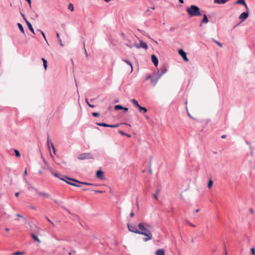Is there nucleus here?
I'll use <instances>...</instances> for the list:
<instances>
[{
	"mask_svg": "<svg viewBox=\"0 0 255 255\" xmlns=\"http://www.w3.org/2000/svg\"><path fill=\"white\" fill-rule=\"evenodd\" d=\"M186 11L190 17L201 15L200 8L195 5H191L190 7H187Z\"/></svg>",
	"mask_w": 255,
	"mask_h": 255,
	"instance_id": "obj_1",
	"label": "nucleus"
},
{
	"mask_svg": "<svg viewBox=\"0 0 255 255\" xmlns=\"http://www.w3.org/2000/svg\"><path fill=\"white\" fill-rule=\"evenodd\" d=\"M94 157L92 154L89 152L83 153L80 154L78 156V159L79 160H85L93 159Z\"/></svg>",
	"mask_w": 255,
	"mask_h": 255,
	"instance_id": "obj_2",
	"label": "nucleus"
},
{
	"mask_svg": "<svg viewBox=\"0 0 255 255\" xmlns=\"http://www.w3.org/2000/svg\"><path fill=\"white\" fill-rule=\"evenodd\" d=\"M148 226L147 224L145 223H140L138 224V228L139 229V231H142L143 233H148L150 231L146 227Z\"/></svg>",
	"mask_w": 255,
	"mask_h": 255,
	"instance_id": "obj_3",
	"label": "nucleus"
},
{
	"mask_svg": "<svg viewBox=\"0 0 255 255\" xmlns=\"http://www.w3.org/2000/svg\"><path fill=\"white\" fill-rule=\"evenodd\" d=\"M139 235H144L146 237L145 238H144L143 239V241L145 242L151 240L152 238V234L151 231L149 232H148V233H143V232H142V231H140Z\"/></svg>",
	"mask_w": 255,
	"mask_h": 255,
	"instance_id": "obj_4",
	"label": "nucleus"
},
{
	"mask_svg": "<svg viewBox=\"0 0 255 255\" xmlns=\"http://www.w3.org/2000/svg\"><path fill=\"white\" fill-rule=\"evenodd\" d=\"M139 44H136V43H134V46L136 48L139 49L140 48H142L145 50L147 49L148 46L147 44L141 40H139Z\"/></svg>",
	"mask_w": 255,
	"mask_h": 255,
	"instance_id": "obj_5",
	"label": "nucleus"
},
{
	"mask_svg": "<svg viewBox=\"0 0 255 255\" xmlns=\"http://www.w3.org/2000/svg\"><path fill=\"white\" fill-rule=\"evenodd\" d=\"M127 225H128V229L130 232L134 233H136L137 234H139L140 231L137 230L136 227L135 225H131L130 224H128Z\"/></svg>",
	"mask_w": 255,
	"mask_h": 255,
	"instance_id": "obj_6",
	"label": "nucleus"
},
{
	"mask_svg": "<svg viewBox=\"0 0 255 255\" xmlns=\"http://www.w3.org/2000/svg\"><path fill=\"white\" fill-rule=\"evenodd\" d=\"M96 125L99 126H102V127H109V128H118L119 127V124H117L115 125H109V124H107L106 123H97Z\"/></svg>",
	"mask_w": 255,
	"mask_h": 255,
	"instance_id": "obj_7",
	"label": "nucleus"
},
{
	"mask_svg": "<svg viewBox=\"0 0 255 255\" xmlns=\"http://www.w3.org/2000/svg\"><path fill=\"white\" fill-rule=\"evenodd\" d=\"M178 53L182 57L185 61H188V59L186 56V53L182 49L178 50Z\"/></svg>",
	"mask_w": 255,
	"mask_h": 255,
	"instance_id": "obj_8",
	"label": "nucleus"
},
{
	"mask_svg": "<svg viewBox=\"0 0 255 255\" xmlns=\"http://www.w3.org/2000/svg\"><path fill=\"white\" fill-rule=\"evenodd\" d=\"M167 70L165 66H163L160 68V70L157 69V72L158 73V76L160 78L163 75L166 73Z\"/></svg>",
	"mask_w": 255,
	"mask_h": 255,
	"instance_id": "obj_9",
	"label": "nucleus"
},
{
	"mask_svg": "<svg viewBox=\"0 0 255 255\" xmlns=\"http://www.w3.org/2000/svg\"><path fill=\"white\" fill-rule=\"evenodd\" d=\"M65 178H66L68 180L72 181H74V182H75L77 183H79L80 184H83V185H93V184L91 183L79 181L78 180H77L76 179H72V178H69L67 177H65Z\"/></svg>",
	"mask_w": 255,
	"mask_h": 255,
	"instance_id": "obj_10",
	"label": "nucleus"
},
{
	"mask_svg": "<svg viewBox=\"0 0 255 255\" xmlns=\"http://www.w3.org/2000/svg\"><path fill=\"white\" fill-rule=\"evenodd\" d=\"M249 16V10H247V11L242 13L239 16V19L242 20V21H244Z\"/></svg>",
	"mask_w": 255,
	"mask_h": 255,
	"instance_id": "obj_11",
	"label": "nucleus"
},
{
	"mask_svg": "<svg viewBox=\"0 0 255 255\" xmlns=\"http://www.w3.org/2000/svg\"><path fill=\"white\" fill-rule=\"evenodd\" d=\"M32 188L33 189V190L36 193H37L38 195H42V196H45V197H47V198H51V196H50V195L49 194H47V193H45V192H39V191H38V190L36 188H35L34 187H32Z\"/></svg>",
	"mask_w": 255,
	"mask_h": 255,
	"instance_id": "obj_12",
	"label": "nucleus"
},
{
	"mask_svg": "<svg viewBox=\"0 0 255 255\" xmlns=\"http://www.w3.org/2000/svg\"><path fill=\"white\" fill-rule=\"evenodd\" d=\"M151 60L154 65L157 67L158 64V59L156 56L154 54H152L151 56Z\"/></svg>",
	"mask_w": 255,
	"mask_h": 255,
	"instance_id": "obj_13",
	"label": "nucleus"
},
{
	"mask_svg": "<svg viewBox=\"0 0 255 255\" xmlns=\"http://www.w3.org/2000/svg\"><path fill=\"white\" fill-rule=\"evenodd\" d=\"M104 173L102 170H99L96 172V177L99 179H103Z\"/></svg>",
	"mask_w": 255,
	"mask_h": 255,
	"instance_id": "obj_14",
	"label": "nucleus"
},
{
	"mask_svg": "<svg viewBox=\"0 0 255 255\" xmlns=\"http://www.w3.org/2000/svg\"><path fill=\"white\" fill-rule=\"evenodd\" d=\"M236 4H243L245 6L247 10H249V8L248 6L246 4V1L245 0H238L236 1Z\"/></svg>",
	"mask_w": 255,
	"mask_h": 255,
	"instance_id": "obj_15",
	"label": "nucleus"
},
{
	"mask_svg": "<svg viewBox=\"0 0 255 255\" xmlns=\"http://www.w3.org/2000/svg\"><path fill=\"white\" fill-rule=\"evenodd\" d=\"M155 255H165V251L163 249L157 250L155 253Z\"/></svg>",
	"mask_w": 255,
	"mask_h": 255,
	"instance_id": "obj_16",
	"label": "nucleus"
},
{
	"mask_svg": "<svg viewBox=\"0 0 255 255\" xmlns=\"http://www.w3.org/2000/svg\"><path fill=\"white\" fill-rule=\"evenodd\" d=\"M26 23L30 31L32 32L33 33L35 34L34 30L32 27V24L27 20H26Z\"/></svg>",
	"mask_w": 255,
	"mask_h": 255,
	"instance_id": "obj_17",
	"label": "nucleus"
},
{
	"mask_svg": "<svg viewBox=\"0 0 255 255\" xmlns=\"http://www.w3.org/2000/svg\"><path fill=\"white\" fill-rule=\"evenodd\" d=\"M31 236L33 240L37 241L38 243H40L41 242V241L39 239V238L37 237L36 235H35L33 233L31 234Z\"/></svg>",
	"mask_w": 255,
	"mask_h": 255,
	"instance_id": "obj_18",
	"label": "nucleus"
},
{
	"mask_svg": "<svg viewBox=\"0 0 255 255\" xmlns=\"http://www.w3.org/2000/svg\"><path fill=\"white\" fill-rule=\"evenodd\" d=\"M56 36H57V39H58V41L60 45V46L61 47H63L64 46V44L62 43V40L60 37V34L59 33L57 32L56 33Z\"/></svg>",
	"mask_w": 255,
	"mask_h": 255,
	"instance_id": "obj_19",
	"label": "nucleus"
},
{
	"mask_svg": "<svg viewBox=\"0 0 255 255\" xmlns=\"http://www.w3.org/2000/svg\"><path fill=\"white\" fill-rule=\"evenodd\" d=\"M122 60L130 66V68H131L130 72H132V71H133V68H132V65L131 63L128 60L123 59Z\"/></svg>",
	"mask_w": 255,
	"mask_h": 255,
	"instance_id": "obj_20",
	"label": "nucleus"
},
{
	"mask_svg": "<svg viewBox=\"0 0 255 255\" xmlns=\"http://www.w3.org/2000/svg\"><path fill=\"white\" fill-rule=\"evenodd\" d=\"M138 109L139 112H142L143 113H146L147 111L145 108L142 107L140 105L138 107Z\"/></svg>",
	"mask_w": 255,
	"mask_h": 255,
	"instance_id": "obj_21",
	"label": "nucleus"
},
{
	"mask_svg": "<svg viewBox=\"0 0 255 255\" xmlns=\"http://www.w3.org/2000/svg\"><path fill=\"white\" fill-rule=\"evenodd\" d=\"M41 60L43 63V66H44V69L46 70L47 68V61L44 58H42Z\"/></svg>",
	"mask_w": 255,
	"mask_h": 255,
	"instance_id": "obj_22",
	"label": "nucleus"
},
{
	"mask_svg": "<svg viewBox=\"0 0 255 255\" xmlns=\"http://www.w3.org/2000/svg\"><path fill=\"white\" fill-rule=\"evenodd\" d=\"M159 78H160L158 76H157V77L156 79H151V82L153 85V86H155L156 85Z\"/></svg>",
	"mask_w": 255,
	"mask_h": 255,
	"instance_id": "obj_23",
	"label": "nucleus"
},
{
	"mask_svg": "<svg viewBox=\"0 0 255 255\" xmlns=\"http://www.w3.org/2000/svg\"><path fill=\"white\" fill-rule=\"evenodd\" d=\"M208 21H209V20H208V17H207V15L205 14H204L203 15V19L202 20V22H203V23H207L208 22Z\"/></svg>",
	"mask_w": 255,
	"mask_h": 255,
	"instance_id": "obj_24",
	"label": "nucleus"
},
{
	"mask_svg": "<svg viewBox=\"0 0 255 255\" xmlns=\"http://www.w3.org/2000/svg\"><path fill=\"white\" fill-rule=\"evenodd\" d=\"M160 192V189L159 188L157 189L155 193V194H153V197L155 199L157 200V194Z\"/></svg>",
	"mask_w": 255,
	"mask_h": 255,
	"instance_id": "obj_25",
	"label": "nucleus"
},
{
	"mask_svg": "<svg viewBox=\"0 0 255 255\" xmlns=\"http://www.w3.org/2000/svg\"><path fill=\"white\" fill-rule=\"evenodd\" d=\"M131 102L133 103V104L134 106H135L137 108L140 106V105L138 104V102L134 99L131 100Z\"/></svg>",
	"mask_w": 255,
	"mask_h": 255,
	"instance_id": "obj_26",
	"label": "nucleus"
},
{
	"mask_svg": "<svg viewBox=\"0 0 255 255\" xmlns=\"http://www.w3.org/2000/svg\"><path fill=\"white\" fill-rule=\"evenodd\" d=\"M17 26L19 29V30H20V31H21L22 33H24V28L22 25V24L20 23H17Z\"/></svg>",
	"mask_w": 255,
	"mask_h": 255,
	"instance_id": "obj_27",
	"label": "nucleus"
},
{
	"mask_svg": "<svg viewBox=\"0 0 255 255\" xmlns=\"http://www.w3.org/2000/svg\"><path fill=\"white\" fill-rule=\"evenodd\" d=\"M68 184L73 186L77 187H81V185H80L81 184H80L79 183H78V184H76V183H74L73 182H68Z\"/></svg>",
	"mask_w": 255,
	"mask_h": 255,
	"instance_id": "obj_28",
	"label": "nucleus"
},
{
	"mask_svg": "<svg viewBox=\"0 0 255 255\" xmlns=\"http://www.w3.org/2000/svg\"><path fill=\"white\" fill-rule=\"evenodd\" d=\"M114 108L116 110H120L123 109V107L120 105H117L115 106Z\"/></svg>",
	"mask_w": 255,
	"mask_h": 255,
	"instance_id": "obj_29",
	"label": "nucleus"
},
{
	"mask_svg": "<svg viewBox=\"0 0 255 255\" xmlns=\"http://www.w3.org/2000/svg\"><path fill=\"white\" fill-rule=\"evenodd\" d=\"M68 9H70L71 11H74V6L72 3H70L68 5Z\"/></svg>",
	"mask_w": 255,
	"mask_h": 255,
	"instance_id": "obj_30",
	"label": "nucleus"
},
{
	"mask_svg": "<svg viewBox=\"0 0 255 255\" xmlns=\"http://www.w3.org/2000/svg\"><path fill=\"white\" fill-rule=\"evenodd\" d=\"M125 44L127 46H128V47H129L130 48H132L133 47H134V44H131L130 41H129L128 43H126Z\"/></svg>",
	"mask_w": 255,
	"mask_h": 255,
	"instance_id": "obj_31",
	"label": "nucleus"
},
{
	"mask_svg": "<svg viewBox=\"0 0 255 255\" xmlns=\"http://www.w3.org/2000/svg\"><path fill=\"white\" fill-rule=\"evenodd\" d=\"M14 151L15 156L16 157H20V152H19V151L18 150L14 149Z\"/></svg>",
	"mask_w": 255,
	"mask_h": 255,
	"instance_id": "obj_32",
	"label": "nucleus"
},
{
	"mask_svg": "<svg viewBox=\"0 0 255 255\" xmlns=\"http://www.w3.org/2000/svg\"><path fill=\"white\" fill-rule=\"evenodd\" d=\"M54 202L57 204L59 206H61V204L63 203V202L62 201H58L57 200H53Z\"/></svg>",
	"mask_w": 255,
	"mask_h": 255,
	"instance_id": "obj_33",
	"label": "nucleus"
},
{
	"mask_svg": "<svg viewBox=\"0 0 255 255\" xmlns=\"http://www.w3.org/2000/svg\"><path fill=\"white\" fill-rule=\"evenodd\" d=\"M212 41L215 42V43H216L218 45H219L220 47H222V44L219 42V41H217L216 40L214 39H212Z\"/></svg>",
	"mask_w": 255,
	"mask_h": 255,
	"instance_id": "obj_34",
	"label": "nucleus"
},
{
	"mask_svg": "<svg viewBox=\"0 0 255 255\" xmlns=\"http://www.w3.org/2000/svg\"><path fill=\"white\" fill-rule=\"evenodd\" d=\"M213 185V181L212 180L210 179L209 180V182H208V187L210 188Z\"/></svg>",
	"mask_w": 255,
	"mask_h": 255,
	"instance_id": "obj_35",
	"label": "nucleus"
},
{
	"mask_svg": "<svg viewBox=\"0 0 255 255\" xmlns=\"http://www.w3.org/2000/svg\"><path fill=\"white\" fill-rule=\"evenodd\" d=\"M38 30L39 31L41 32V33L42 34V35L43 37H44L45 40L46 41L47 43L48 44V42H47V41L46 40V36H45V35L44 32L42 31V30H39V29H38Z\"/></svg>",
	"mask_w": 255,
	"mask_h": 255,
	"instance_id": "obj_36",
	"label": "nucleus"
},
{
	"mask_svg": "<svg viewBox=\"0 0 255 255\" xmlns=\"http://www.w3.org/2000/svg\"><path fill=\"white\" fill-rule=\"evenodd\" d=\"M119 133L121 134V135H126L128 137H130V135L127 134V133H126L125 132H124V131H122V130H120L119 131Z\"/></svg>",
	"mask_w": 255,
	"mask_h": 255,
	"instance_id": "obj_37",
	"label": "nucleus"
},
{
	"mask_svg": "<svg viewBox=\"0 0 255 255\" xmlns=\"http://www.w3.org/2000/svg\"><path fill=\"white\" fill-rule=\"evenodd\" d=\"M23 252H14L13 254H12L11 255H23Z\"/></svg>",
	"mask_w": 255,
	"mask_h": 255,
	"instance_id": "obj_38",
	"label": "nucleus"
},
{
	"mask_svg": "<svg viewBox=\"0 0 255 255\" xmlns=\"http://www.w3.org/2000/svg\"><path fill=\"white\" fill-rule=\"evenodd\" d=\"M138 30H139V31L140 33H141L142 34H144V35H146V36H148L149 38H150L149 35L148 34H146L144 30H140V29H139Z\"/></svg>",
	"mask_w": 255,
	"mask_h": 255,
	"instance_id": "obj_39",
	"label": "nucleus"
},
{
	"mask_svg": "<svg viewBox=\"0 0 255 255\" xmlns=\"http://www.w3.org/2000/svg\"><path fill=\"white\" fill-rule=\"evenodd\" d=\"M52 173L54 175V176L58 177L59 179H60V178H61V177H60L59 174L57 172H52Z\"/></svg>",
	"mask_w": 255,
	"mask_h": 255,
	"instance_id": "obj_40",
	"label": "nucleus"
},
{
	"mask_svg": "<svg viewBox=\"0 0 255 255\" xmlns=\"http://www.w3.org/2000/svg\"><path fill=\"white\" fill-rule=\"evenodd\" d=\"M50 145H51V146L52 147L53 153L54 154H55V152H56L55 148V147H54V145L53 143L52 142H50Z\"/></svg>",
	"mask_w": 255,
	"mask_h": 255,
	"instance_id": "obj_41",
	"label": "nucleus"
},
{
	"mask_svg": "<svg viewBox=\"0 0 255 255\" xmlns=\"http://www.w3.org/2000/svg\"><path fill=\"white\" fill-rule=\"evenodd\" d=\"M45 218L51 225H52L53 226H55L54 223L51 221L47 216H45Z\"/></svg>",
	"mask_w": 255,
	"mask_h": 255,
	"instance_id": "obj_42",
	"label": "nucleus"
},
{
	"mask_svg": "<svg viewBox=\"0 0 255 255\" xmlns=\"http://www.w3.org/2000/svg\"><path fill=\"white\" fill-rule=\"evenodd\" d=\"M92 115L94 117H98L99 116V113L97 112H93Z\"/></svg>",
	"mask_w": 255,
	"mask_h": 255,
	"instance_id": "obj_43",
	"label": "nucleus"
},
{
	"mask_svg": "<svg viewBox=\"0 0 255 255\" xmlns=\"http://www.w3.org/2000/svg\"><path fill=\"white\" fill-rule=\"evenodd\" d=\"M16 216L18 217L22 218L25 222L27 221L26 219L23 217L22 215H20L19 214H16Z\"/></svg>",
	"mask_w": 255,
	"mask_h": 255,
	"instance_id": "obj_44",
	"label": "nucleus"
},
{
	"mask_svg": "<svg viewBox=\"0 0 255 255\" xmlns=\"http://www.w3.org/2000/svg\"><path fill=\"white\" fill-rule=\"evenodd\" d=\"M186 223L189 225H190L191 227H195L196 226L194 224H193L192 223H190V222H189L188 220H187L186 221Z\"/></svg>",
	"mask_w": 255,
	"mask_h": 255,
	"instance_id": "obj_45",
	"label": "nucleus"
},
{
	"mask_svg": "<svg viewBox=\"0 0 255 255\" xmlns=\"http://www.w3.org/2000/svg\"><path fill=\"white\" fill-rule=\"evenodd\" d=\"M51 141H50L49 140V137L48 136V138H47V145H48V148L49 149V150L50 151V146H49V144H50V142Z\"/></svg>",
	"mask_w": 255,
	"mask_h": 255,
	"instance_id": "obj_46",
	"label": "nucleus"
},
{
	"mask_svg": "<svg viewBox=\"0 0 255 255\" xmlns=\"http://www.w3.org/2000/svg\"><path fill=\"white\" fill-rule=\"evenodd\" d=\"M251 251L252 255H255V249L254 248H252L251 249Z\"/></svg>",
	"mask_w": 255,
	"mask_h": 255,
	"instance_id": "obj_47",
	"label": "nucleus"
},
{
	"mask_svg": "<svg viewBox=\"0 0 255 255\" xmlns=\"http://www.w3.org/2000/svg\"><path fill=\"white\" fill-rule=\"evenodd\" d=\"M86 103L87 104H88V105L90 107H91V108H94V105H91V104H90L89 102H88V101L87 99L86 100Z\"/></svg>",
	"mask_w": 255,
	"mask_h": 255,
	"instance_id": "obj_48",
	"label": "nucleus"
},
{
	"mask_svg": "<svg viewBox=\"0 0 255 255\" xmlns=\"http://www.w3.org/2000/svg\"><path fill=\"white\" fill-rule=\"evenodd\" d=\"M60 179L61 180L64 181L65 182H66L67 184H68V182H70V181H68L65 179L64 178H60Z\"/></svg>",
	"mask_w": 255,
	"mask_h": 255,
	"instance_id": "obj_49",
	"label": "nucleus"
},
{
	"mask_svg": "<svg viewBox=\"0 0 255 255\" xmlns=\"http://www.w3.org/2000/svg\"><path fill=\"white\" fill-rule=\"evenodd\" d=\"M250 149L251 150V156H253V147L252 146H250Z\"/></svg>",
	"mask_w": 255,
	"mask_h": 255,
	"instance_id": "obj_50",
	"label": "nucleus"
},
{
	"mask_svg": "<svg viewBox=\"0 0 255 255\" xmlns=\"http://www.w3.org/2000/svg\"><path fill=\"white\" fill-rule=\"evenodd\" d=\"M214 2L215 3H216V4H220V0H214Z\"/></svg>",
	"mask_w": 255,
	"mask_h": 255,
	"instance_id": "obj_51",
	"label": "nucleus"
},
{
	"mask_svg": "<svg viewBox=\"0 0 255 255\" xmlns=\"http://www.w3.org/2000/svg\"><path fill=\"white\" fill-rule=\"evenodd\" d=\"M20 14H21V16L23 18V19L25 20V21H26V20H27V19H26V18H25L24 14H23V13H21V12H20Z\"/></svg>",
	"mask_w": 255,
	"mask_h": 255,
	"instance_id": "obj_52",
	"label": "nucleus"
},
{
	"mask_svg": "<svg viewBox=\"0 0 255 255\" xmlns=\"http://www.w3.org/2000/svg\"><path fill=\"white\" fill-rule=\"evenodd\" d=\"M62 208L63 209H64V210H66L69 214H71V212L70 211H69V210L67 209V208H66L65 207H62Z\"/></svg>",
	"mask_w": 255,
	"mask_h": 255,
	"instance_id": "obj_53",
	"label": "nucleus"
},
{
	"mask_svg": "<svg viewBox=\"0 0 255 255\" xmlns=\"http://www.w3.org/2000/svg\"><path fill=\"white\" fill-rule=\"evenodd\" d=\"M27 2L28 3L29 5L30 6H31V0H26Z\"/></svg>",
	"mask_w": 255,
	"mask_h": 255,
	"instance_id": "obj_54",
	"label": "nucleus"
},
{
	"mask_svg": "<svg viewBox=\"0 0 255 255\" xmlns=\"http://www.w3.org/2000/svg\"><path fill=\"white\" fill-rule=\"evenodd\" d=\"M151 76L150 75H148V76H146V80H148V79H150V78H151Z\"/></svg>",
	"mask_w": 255,
	"mask_h": 255,
	"instance_id": "obj_55",
	"label": "nucleus"
},
{
	"mask_svg": "<svg viewBox=\"0 0 255 255\" xmlns=\"http://www.w3.org/2000/svg\"><path fill=\"white\" fill-rule=\"evenodd\" d=\"M122 110H124L125 111H127L128 110V108L126 107H123Z\"/></svg>",
	"mask_w": 255,
	"mask_h": 255,
	"instance_id": "obj_56",
	"label": "nucleus"
},
{
	"mask_svg": "<svg viewBox=\"0 0 255 255\" xmlns=\"http://www.w3.org/2000/svg\"><path fill=\"white\" fill-rule=\"evenodd\" d=\"M250 211L251 214H253L254 213V210H253V208H250Z\"/></svg>",
	"mask_w": 255,
	"mask_h": 255,
	"instance_id": "obj_57",
	"label": "nucleus"
},
{
	"mask_svg": "<svg viewBox=\"0 0 255 255\" xmlns=\"http://www.w3.org/2000/svg\"><path fill=\"white\" fill-rule=\"evenodd\" d=\"M245 142H246V143L247 144L249 145V146H251V145H250V142H249L248 141L246 140V141H245Z\"/></svg>",
	"mask_w": 255,
	"mask_h": 255,
	"instance_id": "obj_58",
	"label": "nucleus"
},
{
	"mask_svg": "<svg viewBox=\"0 0 255 255\" xmlns=\"http://www.w3.org/2000/svg\"><path fill=\"white\" fill-rule=\"evenodd\" d=\"M134 216V213L133 212H131L130 213V216L131 217H133Z\"/></svg>",
	"mask_w": 255,
	"mask_h": 255,
	"instance_id": "obj_59",
	"label": "nucleus"
},
{
	"mask_svg": "<svg viewBox=\"0 0 255 255\" xmlns=\"http://www.w3.org/2000/svg\"><path fill=\"white\" fill-rule=\"evenodd\" d=\"M30 208H31V209H32V210H36L35 207L34 206H30Z\"/></svg>",
	"mask_w": 255,
	"mask_h": 255,
	"instance_id": "obj_60",
	"label": "nucleus"
},
{
	"mask_svg": "<svg viewBox=\"0 0 255 255\" xmlns=\"http://www.w3.org/2000/svg\"><path fill=\"white\" fill-rule=\"evenodd\" d=\"M27 174V169H25V171H24V175H26Z\"/></svg>",
	"mask_w": 255,
	"mask_h": 255,
	"instance_id": "obj_61",
	"label": "nucleus"
},
{
	"mask_svg": "<svg viewBox=\"0 0 255 255\" xmlns=\"http://www.w3.org/2000/svg\"><path fill=\"white\" fill-rule=\"evenodd\" d=\"M19 192H16V193H15V196H16V197H18V195H19Z\"/></svg>",
	"mask_w": 255,
	"mask_h": 255,
	"instance_id": "obj_62",
	"label": "nucleus"
},
{
	"mask_svg": "<svg viewBox=\"0 0 255 255\" xmlns=\"http://www.w3.org/2000/svg\"><path fill=\"white\" fill-rule=\"evenodd\" d=\"M181 3H184V0H178Z\"/></svg>",
	"mask_w": 255,
	"mask_h": 255,
	"instance_id": "obj_63",
	"label": "nucleus"
},
{
	"mask_svg": "<svg viewBox=\"0 0 255 255\" xmlns=\"http://www.w3.org/2000/svg\"><path fill=\"white\" fill-rule=\"evenodd\" d=\"M226 137V135L225 134L221 136V138H225Z\"/></svg>",
	"mask_w": 255,
	"mask_h": 255,
	"instance_id": "obj_64",
	"label": "nucleus"
}]
</instances>
